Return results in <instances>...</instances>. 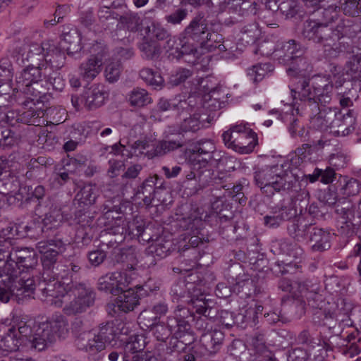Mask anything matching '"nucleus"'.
Masks as SVG:
<instances>
[{
  "instance_id": "nucleus-1",
  "label": "nucleus",
  "mask_w": 361,
  "mask_h": 361,
  "mask_svg": "<svg viewBox=\"0 0 361 361\" xmlns=\"http://www.w3.org/2000/svg\"><path fill=\"white\" fill-rule=\"evenodd\" d=\"M333 88L329 78L316 76L312 80H299L296 88L290 90V93L293 99L298 98L304 102L305 106H312V109L316 111L319 110V104L325 106L330 103Z\"/></svg>"
},
{
  "instance_id": "nucleus-2",
  "label": "nucleus",
  "mask_w": 361,
  "mask_h": 361,
  "mask_svg": "<svg viewBox=\"0 0 361 361\" xmlns=\"http://www.w3.org/2000/svg\"><path fill=\"white\" fill-rule=\"evenodd\" d=\"M45 63L30 64L24 68L16 78V87L14 91L25 95V100L21 104L27 106L29 102L34 104L42 102V99L47 94L49 87L44 85L42 77L47 75Z\"/></svg>"
},
{
  "instance_id": "nucleus-3",
  "label": "nucleus",
  "mask_w": 361,
  "mask_h": 361,
  "mask_svg": "<svg viewBox=\"0 0 361 361\" xmlns=\"http://www.w3.org/2000/svg\"><path fill=\"white\" fill-rule=\"evenodd\" d=\"M121 330L118 325L114 322H108L99 326L97 333L83 331L78 334L75 339V345L79 350H84L90 355H95L107 346L116 345Z\"/></svg>"
},
{
  "instance_id": "nucleus-4",
  "label": "nucleus",
  "mask_w": 361,
  "mask_h": 361,
  "mask_svg": "<svg viewBox=\"0 0 361 361\" xmlns=\"http://www.w3.org/2000/svg\"><path fill=\"white\" fill-rule=\"evenodd\" d=\"M278 167H266L255 173V181L263 193L272 196L276 192H289L295 188L298 178L291 171L278 173Z\"/></svg>"
},
{
  "instance_id": "nucleus-5",
  "label": "nucleus",
  "mask_w": 361,
  "mask_h": 361,
  "mask_svg": "<svg viewBox=\"0 0 361 361\" xmlns=\"http://www.w3.org/2000/svg\"><path fill=\"white\" fill-rule=\"evenodd\" d=\"M68 323L61 314H54L49 320L39 322L36 329L35 349L42 351L57 338L64 339L68 335Z\"/></svg>"
},
{
  "instance_id": "nucleus-6",
  "label": "nucleus",
  "mask_w": 361,
  "mask_h": 361,
  "mask_svg": "<svg viewBox=\"0 0 361 361\" xmlns=\"http://www.w3.org/2000/svg\"><path fill=\"white\" fill-rule=\"evenodd\" d=\"M68 290L67 285L63 283L56 273L51 275L43 271L42 279L37 285V296L47 303L59 307L63 304L62 299L70 298Z\"/></svg>"
},
{
  "instance_id": "nucleus-7",
  "label": "nucleus",
  "mask_w": 361,
  "mask_h": 361,
  "mask_svg": "<svg viewBox=\"0 0 361 361\" xmlns=\"http://www.w3.org/2000/svg\"><path fill=\"white\" fill-rule=\"evenodd\" d=\"M194 319L192 311L185 307L178 305L166 319V323L172 331V338L185 345L192 343L195 338L190 323Z\"/></svg>"
},
{
  "instance_id": "nucleus-8",
  "label": "nucleus",
  "mask_w": 361,
  "mask_h": 361,
  "mask_svg": "<svg viewBox=\"0 0 361 361\" xmlns=\"http://www.w3.org/2000/svg\"><path fill=\"white\" fill-rule=\"evenodd\" d=\"M180 37L192 41L201 48L214 46L213 42L221 39V35L212 32L203 12H198L180 34Z\"/></svg>"
},
{
  "instance_id": "nucleus-9",
  "label": "nucleus",
  "mask_w": 361,
  "mask_h": 361,
  "mask_svg": "<svg viewBox=\"0 0 361 361\" xmlns=\"http://www.w3.org/2000/svg\"><path fill=\"white\" fill-rule=\"evenodd\" d=\"M68 286V293L70 298L62 299L67 302L71 298V294L74 295L73 300L66 302L63 308V312L69 316L82 313L92 306L95 300V293L93 289L84 283H76L74 286H70V283L64 281Z\"/></svg>"
},
{
  "instance_id": "nucleus-10",
  "label": "nucleus",
  "mask_w": 361,
  "mask_h": 361,
  "mask_svg": "<svg viewBox=\"0 0 361 361\" xmlns=\"http://www.w3.org/2000/svg\"><path fill=\"white\" fill-rule=\"evenodd\" d=\"M225 145L240 154L252 152L257 145V134L245 126L231 127L222 134Z\"/></svg>"
},
{
  "instance_id": "nucleus-11",
  "label": "nucleus",
  "mask_w": 361,
  "mask_h": 361,
  "mask_svg": "<svg viewBox=\"0 0 361 361\" xmlns=\"http://www.w3.org/2000/svg\"><path fill=\"white\" fill-rule=\"evenodd\" d=\"M336 214L338 232L344 236H351L361 225V212L348 200L336 202L333 204Z\"/></svg>"
},
{
  "instance_id": "nucleus-12",
  "label": "nucleus",
  "mask_w": 361,
  "mask_h": 361,
  "mask_svg": "<svg viewBox=\"0 0 361 361\" xmlns=\"http://www.w3.org/2000/svg\"><path fill=\"white\" fill-rule=\"evenodd\" d=\"M66 244L59 237L58 235L46 240H42L37 243V248L42 255V264L44 271L49 274L54 272L58 257L66 250Z\"/></svg>"
},
{
  "instance_id": "nucleus-13",
  "label": "nucleus",
  "mask_w": 361,
  "mask_h": 361,
  "mask_svg": "<svg viewBox=\"0 0 361 361\" xmlns=\"http://www.w3.org/2000/svg\"><path fill=\"white\" fill-rule=\"evenodd\" d=\"M130 281L131 277L126 270L109 272L99 278L97 288L100 291L117 295L129 286Z\"/></svg>"
},
{
  "instance_id": "nucleus-14",
  "label": "nucleus",
  "mask_w": 361,
  "mask_h": 361,
  "mask_svg": "<svg viewBox=\"0 0 361 361\" xmlns=\"http://www.w3.org/2000/svg\"><path fill=\"white\" fill-rule=\"evenodd\" d=\"M298 216L295 203L292 201L271 209L269 214L264 216V224L269 228H276L283 222L291 221Z\"/></svg>"
},
{
  "instance_id": "nucleus-15",
  "label": "nucleus",
  "mask_w": 361,
  "mask_h": 361,
  "mask_svg": "<svg viewBox=\"0 0 361 361\" xmlns=\"http://www.w3.org/2000/svg\"><path fill=\"white\" fill-rule=\"evenodd\" d=\"M12 323L11 328L14 329L13 331L17 334L22 343L28 341L31 343V347L35 349V333L39 323L27 316L17 314L13 315Z\"/></svg>"
},
{
  "instance_id": "nucleus-16",
  "label": "nucleus",
  "mask_w": 361,
  "mask_h": 361,
  "mask_svg": "<svg viewBox=\"0 0 361 361\" xmlns=\"http://www.w3.org/2000/svg\"><path fill=\"white\" fill-rule=\"evenodd\" d=\"M18 271L9 265L0 269V302L6 303L15 295Z\"/></svg>"
},
{
  "instance_id": "nucleus-17",
  "label": "nucleus",
  "mask_w": 361,
  "mask_h": 361,
  "mask_svg": "<svg viewBox=\"0 0 361 361\" xmlns=\"http://www.w3.org/2000/svg\"><path fill=\"white\" fill-rule=\"evenodd\" d=\"M109 97V92L104 85L94 84L86 89L81 95V102L90 111L95 110L103 106Z\"/></svg>"
},
{
  "instance_id": "nucleus-18",
  "label": "nucleus",
  "mask_w": 361,
  "mask_h": 361,
  "mask_svg": "<svg viewBox=\"0 0 361 361\" xmlns=\"http://www.w3.org/2000/svg\"><path fill=\"white\" fill-rule=\"evenodd\" d=\"M257 3L254 1L233 0L226 5V11L230 15V23L234 24L240 20V18L255 15Z\"/></svg>"
},
{
  "instance_id": "nucleus-19",
  "label": "nucleus",
  "mask_w": 361,
  "mask_h": 361,
  "mask_svg": "<svg viewBox=\"0 0 361 361\" xmlns=\"http://www.w3.org/2000/svg\"><path fill=\"white\" fill-rule=\"evenodd\" d=\"M307 112L310 114V124L317 130H325L330 129L333 118L336 117L337 108H326L321 109L314 111L312 109V106H305Z\"/></svg>"
},
{
  "instance_id": "nucleus-20",
  "label": "nucleus",
  "mask_w": 361,
  "mask_h": 361,
  "mask_svg": "<svg viewBox=\"0 0 361 361\" xmlns=\"http://www.w3.org/2000/svg\"><path fill=\"white\" fill-rule=\"evenodd\" d=\"M294 285L298 286L300 293L302 297L307 299L310 306L313 308H322L320 304L323 302V297L320 294L321 288L319 283L306 279L295 281Z\"/></svg>"
},
{
  "instance_id": "nucleus-21",
  "label": "nucleus",
  "mask_w": 361,
  "mask_h": 361,
  "mask_svg": "<svg viewBox=\"0 0 361 361\" xmlns=\"http://www.w3.org/2000/svg\"><path fill=\"white\" fill-rule=\"evenodd\" d=\"M355 118L351 110H348L346 114H342L337 109L336 117L331 122L330 132L336 136L348 135L355 130Z\"/></svg>"
},
{
  "instance_id": "nucleus-22",
  "label": "nucleus",
  "mask_w": 361,
  "mask_h": 361,
  "mask_svg": "<svg viewBox=\"0 0 361 361\" xmlns=\"http://www.w3.org/2000/svg\"><path fill=\"white\" fill-rule=\"evenodd\" d=\"M186 144V140L181 133L174 136L166 135L154 146L152 155L162 157L182 148Z\"/></svg>"
},
{
  "instance_id": "nucleus-23",
  "label": "nucleus",
  "mask_w": 361,
  "mask_h": 361,
  "mask_svg": "<svg viewBox=\"0 0 361 361\" xmlns=\"http://www.w3.org/2000/svg\"><path fill=\"white\" fill-rule=\"evenodd\" d=\"M349 48L345 54H350L351 56L346 62L344 70L353 80L361 82V41L360 44L350 43Z\"/></svg>"
},
{
  "instance_id": "nucleus-24",
  "label": "nucleus",
  "mask_w": 361,
  "mask_h": 361,
  "mask_svg": "<svg viewBox=\"0 0 361 361\" xmlns=\"http://www.w3.org/2000/svg\"><path fill=\"white\" fill-rule=\"evenodd\" d=\"M198 173L197 174V183L192 184V190L197 192L210 185H218L221 183L224 178V173H215L209 167L198 165Z\"/></svg>"
},
{
  "instance_id": "nucleus-25",
  "label": "nucleus",
  "mask_w": 361,
  "mask_h": 361,
  "mask_svg": "<svg viewBox=\"0 0 361 361\" xmlns=\"http://www.w3.org/2000/svg\"><path fill=\"white\" fill-rule=\"evenodd\" d=\"M103 56L100 54H93L79 66V73L83 80H93L102 71Z\"/></svg>"
},
{
  "instance_id": "nucleus-26",
  "label": "nucleus",
  "mask_w": 361,
  "mask_h": 361,
  "mask_svg": "<svg viewBox=\"0 0 361 361\" xmlns=\"http://www.w3.org/2000/svg\"><path fill=\"white\" fill-rule=\"evenodd\" d=\"M302 54L301 44L295 39L282 42L280 47L275 51L279 63L283 65L289 64L295 56Z\"/></svg>"
},
{
  "instance_id": "nucleus-27",
  "label": "nucleus",
  "mask_w": 361,
  "mask_h": 361,
  "mask_svg": "<svg viewBox=\"0 0 361 361\" xmlns=\"http://www.w3.org/2000/svg\"><path fill=\"white\" fill-rule=\"evenodd\" d=\"M13 259L14 267L22 271H30L38 265V255L34 250L23 249L16 250Z\"/></svg>"
},
{
  "instance_id": "nucleus-28",
  "label": "nucleus",
  "mask_w": 361,
  "mask_h": 361,
  "mask_svg": "<svg viewBox=\"0 0 361 361\" xmlns=\"http://www.w3.org/2000/svg\"><path fill=\"white\" fill-rule=\"evenodd\" d=\"M49 48L46 50L44 63L47 68L48 66L50 69L59 70L66 63V55L63 51L52 39H49Z\"/></svg>"
},
{
  "instance_id": "nucleus-29",
  "label": "nucleus",
  "mask_w": 361,
  "mask_h": 361,
  "mask_svg": "<svg viewBox=\"0 0 361 361\" xmlns=\"http://www.w3.org/2000/svg\"><path fill=\"white\" fill-rule=\"evenodd\" d=\"M58 277L64 281L70 283V286H74L80 275L81 267L76 261L66 260L64 264L56 267Z\"/></svg>"
},
{
  "instance_id": "nucleus-30",
  "label": "nucleus",
  "mask_w": 361,
  "mask_h": 361,
  "mask_svg": "<svg viewBox=\"0 0 361 361\" xmlns=\"http://www.w3.org/2000/svg\"><path fill=\"white\" fill-rule=\"evenodd\" d=\"M331 233L317 226L310 230L309 240L313 252H322L331 247Z\"/></svg>"
},
{
  "instance_id": "nucleus-31",
  "label": "nucleus",
  "mask_w": 361,
  "mask_h": 361,
  "mask_svg": "<svg viewBox=\"0 0 361 361\" xmlns=\"http://www.w3.org/2000/svg\"><path fill=\"white\" fill-rule=\"evenodd\" d=\"M137 293L138 291L128 287L117 295L114 307L126 313L133 311L139 305L140 295Z\"/></svg>"
},
{
  "instance_id": "nucleus-32",
  "label": "nucleus",
  "mask_w": 361,
  "mask_h": 361,
  "mask_svg": "<svg viewBox=\"0 0 361 361\" xmlns=\"http://www.w3.org/2000/svg\"><path fill=\"white\" fill-rule=\"evenodd\" d=\"M200 291V289L197 288L194 283L180 281L173 286L171 293L173 301L175 300L178 301L179 299L187 297L190 300H185V302L192 304V300H194L198 296Z\"/></svg>"
},
{
  "instance_id": "nucleus-33",
  "label": "nucleus",
  "mask_w": 361,
  "mask_h": 361,
  "mask_svg": "<svg viewBox=\"0 0 361 361\" xmlns=\"http://www.w3.org/2000/svg\"><path fill=\"white\" fill-rule=\"evenodd\" d=\"M224 334L221 331L214 330L202 334L200 342L201 345L209 354L217 353L223 343Z\"/></svg>"
},
{
  "instance_id": "nucleus-34",
  "label": "nucleus",
  "mask_w": 361,
  "mask_h": 361,
  "mask_svg": "<svg viewBox=\"0 0 361 361\" xmlns=\"http://www.w3.org/2000/svg\"><path fill=\"white\" fill-rule=\"evenodd\" d=\"M157 179L158 177L157 176L148 177L137 188L135 192L136 197L142 199L144 204L147 206L152 204V201L155 197Z\"/></svg>"
},
{
  "instance_id": "nucleus-35",
  "label": "nucleus",
  "mask_w": 361,
  "mask_h": 361,
  "mask_svg": "<svg viewBox=\"0 0 361 361\" xmlns=\"http://www.w3.org/2000/svg\"><path fill=\"white\" fill-rule=\"evenodd\" d=\"M291 224L288 226V232L296 241L303 240L307 235L310 234V230L314 227L312 224H307L301 217H295Z\"/></svg>"
},
{
  "instance_id": "nucleus-36",
  "label": "nucleus",
  "mask_w": 361,
  "mask_h": 361,
  "mask_svg": "<svg viewBox=\"0 0 361 361\" xmlns=\"http://www.w3.org/2000/svg\"><path fill=\"white\" fill-rule=\"evenodd\" d=\"M49 48V39L42 42L40 44L32 43L25 46L23 49L27 51V54L25 58L23 57V61L25 59L35 65H37V63H42L44 62L46 50ZM22 56H24V54Z\"/></svg>"
},
{
  "instance_id": "nucleus-37",
  "label": "nucleus",
  "mask_w": 361,
  "mask_h": 361,
  "mask_svg": "<svg viewBox=\"0 0 361 361\" xmlns=\"http://www.w3.org/2000/svg\"><path fill=\"white\" fill-rule=\"evenodd\" d=\"M62 37L63 40L70 45L66 48L67 54L75 59L80 58L82 46L80 44L81 37L78 30L72 28L68 32H64L62 34Z\"/></svg>"
},
{
  "instance_id": "nucleus-38",
  "label": "nucleus",
  "mask_w": 361,
  "mask_h": 361,
  "mask_svg": "<svg viewBox=\"0 0 361 361\" xmlns=\"http://www.w3.org/2000/svg\"><path fill=\"white\" fill-rule=\"evenodd\" d=\"M117 26L126 28L130 32H137L142 25V20L137 13L130 11H125L123 14H118Z\"/></svg>"
},
{
  "instance_id": "nucleus-39",
  "label": "nucleus",
  "mask_w": 361,
  "mask_h": 361,
  "mask_svg": "<svg viewBox=\"0 0 361 361\" xmlns=\"http://www.w3.org/2000/svg\"><path fill=\"white\" fill-rule=\"evenodd\" d=\"M261 30L256 22H252L240 28L239 40L245 45L253 44L259 38Z\"/></svg>"
},
{
  "instance_id": "nucleus-40",
  "label": "nucleus",
  "mask_w": 361,
  "mask_h": 361,
  "mask_svg": "<svg viewBox=\"0 0 361 361\" xmlns=\"http://www.w3.org/2000/svg\"><path fill=\"white\" fill-rule=\"evenodd\" d=\"M302 54H298L294 57V59L290 62L289 66L286 69V73L290 76H297L299 75H304L305 73L312 71V66L308 60L302 56Z\"/></svg>"
},
{
  "instance_id": "nucleus-41",
  "label": "nucleus",
  "mask_w": 361,
  "mask_h": 361,
  "mask_svg": "<svg viewBox=\"0 0 361 361\" xmlns=\"http://www.w3.org/2000/svg\"><path fill=\"white\" fill-rule=\"evenodd\" d=\"M191 305H192L197 314L210 319V321H213V319L216 316V309L209 306V301L205 299V296L201 291L198 296L194 300H192Z\"/></svg>"
},
{
  "instance_id": "nucleus-42",
  "label": "nucleus",
  "mask_w": 361,
  "mask_h": 361,
  "mask_svg": "<svg viewBox=\"0 0 361 361\" xmlns=\"http://www.w3.org/2000/svg\"><path fill=\"white\" fill-rule=\"evenodd\" d=\"M340 10V6L336 5H330L324 8H319L316 11L318 18H308L306 20L326 23V25H333V23L338 18Z\"/></svg>"
},
{
  "instance_id": "nucleus-43",
  "label": "nucleus",
  "mask_w": 361,
  "mask_h": 361,
  "mask_svg": "<svg viewBox=\"0 0 361 361\" xmlns=\"http://www.w3.org/2000/svg\"><path fill=\"white\" fill-rule=\"evenodd\" d=\"M97 197V190L95 185L87 184L84 185L75 195L74 201L79 204L92 205L95 203Z\"/></svg>"
},
{
  "instance_id": "nucleus-44",
  "label": "nucleus",
  "mask_w": 361,
  "mask_h": 361,
  "mask_svg": "<svg viewBox=\"0 0 361 361\" xmlns=\"http://www.w3.org/2000/svg\"><path fill=\"white\" fill-rule=\"evenodd\" d=\"M128 102L132 106L143 107L152 102V98L146 90L135 87L129 92Z\"/></svg>"
},
{
  "instance_id": "nucleus-45",
  "label": "nucleus",
  "mask_w": 361,
  "mask_h": 361,
  "mask_svg": "<svg viewBox=\"0 0 361 361\" xmlns=\"http://www.w3.org/2000/svg\"><path fill=\"white\" fill-rule=\"evenodd\" d=\"M226 94L224 90L212 91V94H204V106L210 111H216L222 108Z\"/></svg>"
},
{
  "instance_id": "nucleus-46",
  "label": "nucleus",
  "mask_w": 361,
  "mask_h": 361,
  "mask_svg": "<svg viewBox=\"0 0 361 361\" xmlns=\"http://www.w3.org/2000/svg\"><path fill=\"white\" fill-rule=\"evenodd\" d=\"M13 331L14 329L8 328L6 335L1 340L0 348L4 351H16L22 343L20 339L17 336V334Z\"/></svg>"
},
{
  "instance_id": "nucleus-47",
  "label": "nucleus",
  "mask_w": 361,
  "mask_h": 361,
  "mask_svg": "<svg viewBox=\"0 0 361 361\" xmlns=\"http://www.w3.org/2000/svg\"><path fill=\"white\" fill-rule=\"evenodd\" d=\"M44 113L41 109H33L30 107L29 109L20 114V121L21 123L39 126L44 123V120L42 118Z\"/></svg>"
},
{
  "instance_id": "nucleus-48",
  "label": "nucleus",
  "mask_w": 361,
  "mask_h": 361,
  "mask_svg": "<svg viewBox=\"0 0 361 361\" xmlns=\"http://www.w3.org/2000/svg\"><path fill=\"white\" fill-rule=\"evenodd\" d=\"M63 215L60 209L51 208L42 220L44 227L42 228V231L44 232V228H47V230L58 228L63 223Z\"/></svg>"
},
{
  "instance_id": "nucleus-49",
  "label": "nucleus",
  "mask_w": 361,
  "mask_h": 361,
  "mask_svg": "<svg viewBox=\"0 0 361 361\" xmlns=\"http://www.w3.org/2000/svg\"><path fill=\"white\" fill-rule=\"evenodd\" d=\"M16 286L15 294L18 295H25V296H30L35 290H37L35 279L30 276H18Z\"/></svg>"
},
{
  "instance_id": "nucleus-50",
  "label": "nucleus",
  "mask_w": 361,
  "mask_h": 361,
  "mask_svg": "<svg viewBox=\"0 0 361 361\" xmlns=\"http://www.w3.org/2000/svg\"><path fill=\"white\" fill-rule=\"evenodd\" d=\"M139 49L142 52V56L147 60H157L161 54L160 45L145 39L140 44Z\"/></svg>"
},
{
  "instance_id": "nucleus-51",
  "label": "nucleus",
  "mask_w": 361,
  "mask_h": 361,
  "mask_svg": "<svg viewBox=\"0 0 361 361\" xmlns=\"http://www.w3.org/2000/svg\"><path fill=\"white\" fill-rule=\"evenodd\" d=\"M273 71V66L271 63H258L247 69V77L250 80L254 83H257L262 80L264 76Z\"/></svg>"
},
{
  "instance_id": "nucleus-52",
  "label": "nucleus",
  "mask_w": 361,
  "mask_h": 361,
  "mask_svg": "<svg viewBox=\"0 0 361 361\" xmlns=\"http://www.w3.org/2000/svg\"><path fill=\"white\" fill-rule=\"evenodd\" d=\"M140 78L147 85L157 87H161L164 79L160 73L150 68H143L139 72Z\"/></svg>"
},
{
  "instance_id": "nucleus-53",
  "label": "nucleus",
  "mask_w": 361,
  "mask_h": 361,
  "mask_svg": "<svg viewBox=\"0 0 361 361\" xmlns=\"http://www.w3.org/2000/svg\"><path fill=\"white\" fill-rule=\"evenodd\" d=\"M327 196H331L330 192L324 195V200L319 202L312 203L308 208V212L313 217H322L326 212V205H333L335 203V197L327 198Z\"/></svg>"
},
{
  "instance_id": "nucleus-54",
  "label": "nucleus",
  "mask_w": 361,
  "mask_h": 361,
  "mask_svg": "<svg viewBox=\"0 0 361 361\" xmlns=\"http://www.w3.org/2000/svg\"><path fill=\"white\" fill-rule=\"evenodd\" d=\"M221 160L220 154L216 150L204 154L190 155L189 161L197 165L208 167V164H217Z\"/></svg>"
},
{
  "instance_id": "nucleus-55",
  "label": "nucleus",
  "mask_w": 361,
  "mask_h": 361,
  "mask_svg": "<svg viewBox=\"0 0 361 361\" xmlns=\"http://www.w3.org/2000/svg\"><path fill=\"white\" fill-rule=\"evenodd\" d=\"M300 8L297 0H282L280 1L279 12L286 18H292L299 14Z\"/></svg>"
},
{
  "instance_id": "nucleus-56",
  "label": "nucleus",
  "mask_w": 361,
  "mask_h": 361,
  "mask_svg": "<svg viewBox=\"0 0 361 361\" xmlns=\"http://www.w3.org/2000/svg\"><path fill=\"white\" fill-rule=\"evenodd\" d=\"M335 175V171L331 168H326L325 170L316 168L312 174H309L306 177L311 183L317 181L320 177L321 182L329 184L333 182Z\"/></svg>"
},
{
  "instance_id": "nucleus-57",
  "label": "nucleus",
  "mask_w": 361,
  "mask_h": 361,
  "mask_svg": "<svg viewBox=\"0 0 361 361\" xmlns=\"http://www.w3.org/2000/svg\"><path fill=\"white\" fill-rule=\"evenodd\" d=\"M18 137L11 129L0 126V147L4 149L10 148L18 142Z\"/></svg>"
},
{
  "instance_id": "nucleus-58",
  "label": "nucleus",
  "mask_w": 361,
  "mask_h": 361,
  "mask_svg": "<svg viewBox=\"0 0 361 361\" xmlns=\"http://www.w3.org/2000/svg\"><path fill=\"white\" fill-rule=\"evenodd\" d=\"M43 83L46 87H49L47 90V93L49 90L50 87L56 91H62L65 87V82L63 78L56 72L48 73V71H47V75L44 77Z\"/></svg>"
},
{
  "instance_id": "nucleus-59",
  "label": "nucleus",
  "mask_w": 361,
  "mask_h": 361,
  "mask_svg": "<svg viewBox=\"0 0 361 361\" xmlns=\"http://www.w3.org/2000/svg\"><path fill=\"white\" fill-rule=\"evenodd\" d=\"M180 45H181V38L177 39L176 36H171L166 41L164 48L168 54V57L171 59H180Z\"/></svg>"
},
{
  "instance_id": "nucleus-60",
  "label": "nucleus",
  "mask_w": 361,
  "mask_h": 361,
  "mask_svg": "<svg viewBox=\"0 0 361 361\" xmlns=\"http://www.w3.org/2000/svg\"><path fill=\"white\" fill-rule=\"evenodd\" d=\"M200 118V116L198 114H194L192 116L184 118L180 125V130L185 133L197 132L202 126Z\"/></svg>"
},
{
  "instance_id": "nucleus-61",
  "label": "nucleus",
  "mask_w": 361,
  "mask_h": 361,
  "mask_svg": "<svg viewBox=\"0 0 361 361\" xmlns=\"http://www.w3.org/2000/svg\"><path fill=\"white\" fill-rule=\"evenodd\" d=\"M123 67L119 61H111L108 63L104 70L106 80L109 82H116L121 75Z\"/></svg>"
},
{
  "instance_id": "nucleus-62",
  "label": "nucleus",
  "mask_w": 361,
  "mask_h": 361,
  "mask_svg": "<svg viewBox=\"0 0 361 361\" xmlns=\"http://www.w3.org/2000/svg\"><path fill=\"white\" fill-rule=\"evenodd\" d=\"M341 4L345 15L358 16L361 14V0H341Z\"/></svg>"
},
{
  "instance_id": "nucleus-63",
  "label": "nucleus",
  "mask_w": 361,
  "mask_h": 361,
  "mask_svg": "<svg viewBox=\"0 0 361 361\" xmlns=\"http://www.w3.org/2000/svg\"><path fill=\"white\" fill-rule=\"evenodd\" d=\"M138 319L139 324L142 325V327L149 329V331L160 321L159 317L150 310L142 311L140 314Z\"/></svg>"
},
{
  "instance_id": "nucleus-64",
  "label": "nucleus",
  "mask_w": 361,
  "mask_h": 361,
  "mask_svg": "<svg viewBox=\"0 0 361 361\" xmlns=\"http://www.w3.org/2000/svg\"><path fill=\"white\" fill-rule=\"evenodd\" d=\"M216 149L214 142L209 140H200L195 142L190 149V155L204 154Z\"/></svg>"
}]
</instances>
